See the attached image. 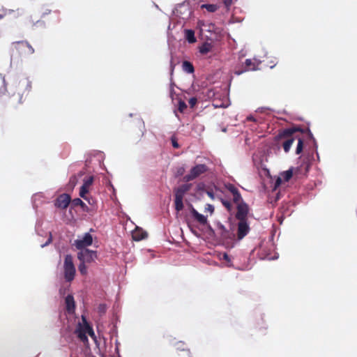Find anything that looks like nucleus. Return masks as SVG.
Masks as SVG:
<instances>
[{
	"label": "nucleus",
	"instance_id": "1",
	"mask_svg": "<svg viewBox=\"0 0 357 357\" xmlns=\"http://www.w3.org/2000/svg\"><path fill=\"white\" fill-rule=\"evenodd\" d=\"M298 132L301 133H304L307 132L310 137L312 136L310 130L307 128L306 130L302 129L300 127H292L280 130L279 133L275 136V139L279 144L281 140H283L282 142V146L285 153L289 151L292 144L295 140L296 135L295 134Z\"/></svg>",
	"mask_w": 357,
	"mask_h": 357
},
{
	"label": "nucleus",
	"instance_id": "2",
	"mask_svg": "<svg viewBox=\"0 0 357 357\" xmlns=\"http://www.w3.org/2000/svg\"><path fill=\"white\" fill-rule=\"evenodd\" d=\"M10 90L9 93L13 96L17 93V102L22 103L24 96L26 97L31 90V82L27 77H20L14 82Z\"/></svg>",
	"mask_w": 357,
	"mask_h": 357
},
{
	"label": "nucleus",
	"instance_id": "3",
	"mask_svg": "<svg viewBox=\"0 0 357 357\" xmlns=\"http://www.w3.org/2000/svg\"><path fill=\"white\" fill-rule=\"evenodd\" d=\"M82 323L78 324L75 333L81 342L86 343L89 341L86 334H89V335L92 338H96V335L92 327L90 326L84 316H82Z\"/></svg>",
	"mask_w": 357,
	"mask_h": 357
},
{
	"label": "nucleus",
	"instance_id": "4",
	"mask_svg": "<svg viewBox=\"0 0 357 357\" xmlns=\"http://www.w3.org/2000/svg\"><path fill=\"white\" fill-rule=\"evenodd\" d=\"M64 278L67 282H72L75 276V267L70 255H66L63 263Z\"/></svg>",
	"mask_w": 357,
	"mask_h": 357
},
{
	"label": "nucleus",
	"instance_id": "5",
	"mask_svg": "<svg viewBox=\"0 0 357 357\" xmlns=\"http://www.w3.org/2000/svg\"><path fill=\"white\" fill-rule=\"evenodd\" d=\"M209 170V168L205 164H199L196 165L193 167L191 168L190 173L186 174L183 179L186 182H189L195 180L200 175L205 174Z\"/></svg>",
	"mask_w": 357,
	"mask_h": 357
},
{
	"label": "nucleus",
	"instance_id": "6",
	"mask_svg": "<svg viewBox=\"0 0 357 357\" xmlns=\"http://www.w3.org/2000/svg\"><path fill=\"white\" fill-rule=\"evenodd\" d=\"M13 45L21 55H31L34 53V49L26 40L14 42Z\"/></svg>",
	"mask_w": 357,
	"mask_h": 357
},
{
	"label": "nucleus",
	"instance_id": "7",
	"mask_svg": "<svg viewBox=\"0 0 357 357\" xmlns=\"http://www.w3.org/2000/svg\"><path fill=\"white\" fill-rule=\"evenodd\" d=\"M77 258L80 261L91 263L97 258V252L89 249L82 250L77 253Z\"/></svg>",
	"mask_w": 357,
	"mask_h": 357
},
{
	"label": "nucleus",
	"instance_id": "8",
	"mask_svg": "<svg viewBox=\"0 0 357 357\" xmlns=\"http://www.w3.org/2000/svg\"><path fill=\"white\" fill-rule=\"evenodd\" d=\"M92 236L89 233H86L81 239H77L75 241L74 245L80 251L86 249V248L92 245Z\"/></svg>",
	"mask_w": 357,
	"mask_h": 357
},
{
	"label": "nucleus",
	"instance_id": "9",
	"mask_svg": "<svg viewBox=\"0 0 357 357\" xmlns=\"http://www.w3.org/2000/svg\"><path fill=\"white\" fill-rule=\"evenodd\" d=\"M236 218L238 220H247L249 213L248 205L245 202H241L240 204H236Z\"/></svg>",
	"mask_w": 357,
	"mask_h": 357
},
{
	"label": "nucleus",
	"instance_id": "10",
	"mask_svg": "<svg viewBox=\"0 0 357 357\" xmlns=\"http://www.w3.org/2000/svg\"><path fill=\"white\" fill-rule=\"evenodd\" d=\"M237 228V238L243 239L250 231V228L247 220H238Z\"/></svg>",
	"mask_w": 357,
	"mask_h": 357
},
{
	"label": "nucleus",
	"instance_id": "11",
	"mask_svg": "<svg viewBox=\"0 0 357 357\" xmlns=\"http://www.w3.org/2000/svg\"><path fill=\"white\" fill-rule=\"evenodd\" d=\"M257 69V65L250 59H248L245 61L244 66L236 68L234 74L240 75L245 72L249 70H255Z\"/></svg>",
	"mask_w": 357,
	"mask_h": 357
},
{
	"label": "nucleus",
	"instance_id": "12",
	"mask_svg": "<svg viewBox=\"0 0 357 357\" xmlns=\"http://www.w3.org/2000/svg\"><path fill=\"white\" fill-rule=\"evenodd\" d=\"M70 202V197L68 194H62L59 195L55 200L54 205L56 207L61 209L66 208Z\"/></svg>",
	"mask_w": 357,
	"mask_h": 357
},
{
	"label": "nucleus",
	"instance_id": "13",
	"mask_svg": "<svg viewBox=\"0 0 357 357\" xmlns=\"http://www.w3.org/2000/svg\"><path fill=\"white\" fill-rule=\"evenodd\" d=\"M93 176H91L89 178L84 180V183L80 188L79 196L84 199H86V195L89 192L90 186L93 184Z\"/></svg>",
	"mask_w": 357,
	"mask_h": 357
},
{
	"label": "nucleus",
	"instance_id": "14",
	"mask_svg": "<svg viewBox=\"0 0 357 357\" xmlns=\"http://www.w3.org/2000/svg\"><path fill=\"white\" fill-rule=\"evenodd\" d=\"M66 308L68 313H73L75 309V302L73 295H68L65 299Z\"/></svg>",
	"mask_w": 357,
	"mask_h": 357
},
{
	"label": "nucleus",
	"instance_id": "15",
	"mask_svg": "<svg viewBox=\"0 0 357 357\" xmlns=\"http://www.w3.org/2000/svg\"><path fill=\"white\" fill-rule=\"evenodd\" d=\"M190 213L195 220H197L199 224L202 225H205L207 223V218L202 214H200L197 212L196 209H195L192 206L190 209Z\"/></svg>",
	"mask_w": 357,
	"mask_h": 357
},
{
	"label": "nucleus",
	"instance_id": "16",
	"mask_svg": "<svg viewBox=\"0 0 357 357\" xmlns=\"http://www.w3.org/2000/svg\"><path fill=\"white\" fill-rule=\"evenodd\" d=\"M190 190L188 185L184 184L175 189V197L183 199L184 195Z\"/></svg>",
	"mask_w": 357,
	"mask_h": 357
},
{
	"label": "nucleus",
	"instance_id": "17",
	"mask_svg": "<svg viewBox=\"0 0 357 357\" xmlns=\"http://www.w3.org/2000/svg\"><path fill=\"white\" fill-rule=\"evenodd\" d=\"M185 39L190 43H194L197 40L195 36V32L192 29H185Z\"/></svg>",
	"mask_w": 357,
	"mask_h": 357
},
{
	"label": "nucleus",
	"instance_id": "18",
	"mask_svg": "<svg viewBox=\"0 0 357 357\" xmlns=\"http://www.w3.org/2000/svg\"><path fill=\"white\" fill-rule=\"evenodd\" d=\"M212 48L213 45L211 43L206 42L199 46V51L202 54H206L212 50Z\"/></svg>",
	"mask_w": 357,
	"mask_h": 357
},
{
	"label": "nucleus",
	"instance_id": "19",
	"mask_svg": "<svg viewBox=\"0 0 357 357\" xmlns=\"http://www.w3.org/2000/svg\"><path fill=\"white\" fill-rule=\"evenodd\" d=\"M294 169L290 168L289 169L284 171L280 174V176L282 180L285 182H288L293 176Z\"/></svg>",
	"mask_w": 357,
	"mask_h": 357
},
{
	"label": "nucleus",
	"instance_id": "20",
	"mask_svg": "<svg viewBox=\"0 0 357 357\" xmlns=\"http://www.w3.org/2000/svg\"><path fill=\"white\" fill-rule=\"evenodd\" d=\"M183 70L188 73H192L195 71L193 65L188 61H185L182 64Z\"/></svg>",
	"mask_w": 357,
	"mask_h": 357
},
{
	"label": "nucleus",
	"instance_id": "21",
	"mask_svg": "<svg viewBox=\"0 0 357 357\" xmlns=\"http://www.w3.org/2000/svg\"><path fill=\"white\" fill-rule=\"evenodd\" d=\"M147 236V234L142 231H137L132 234V238L135 241H140L145 238Z\"/></svg>",
	"mask_w": 357,
	"mask_h": 357
},
{
	"label": "nucleus",
	"instance_id": "22",
	"mask_svg": "<svg viewBox=\"0 0 357 357\" xmlns=\"http://www.w3.org/2000/svg\"><path fill=\"white\" fill-rule=\"evenodd\" d=\"M201 8H205L209 13H214L218 9L216 4H202Z\"/></svg>",
	"mask_w": 357,
	"mask_h": 357
},
{
	"label": "nucleus",
	"instance_id": "23",
	"mask_svg": "<svg viewBox=\"0 0 357 357\" xmlns=\"http://www.w3.org/2000/svg\"><path fill=\"white\" fill-rule=\"evenodd\" d=\"M174 205H175V209L176 211L179 212V211H182L183 208V199L178 198V197H175Z\"/></svg>",
	"mask_w": 357,
	"mask_h": 357
},
{
	"label": "nucleus",
	"instance_id": "24",
	"mask_svg": "<svg viewBox=\"0 0 357 357\" xmlns=\"http://www.w3.org/2000/svg\"><path fill=\"white\" fill-rule=\"evenodd\" d=\"M296 137H295V139H298V144H297V146H296V153L297 155L301 153V152L303 151V139L298 137V136H296Z\"/></svg>",
	"mask_w": 357,
	"mask_h": 357
},
{
	"label": "nucleus",
	"instance_id": "25",
	"mask_svg": "<svg viewBox=\"0 0 357 357\" xmlns=\"http://www.w3.org/2000/svg\"><path fill=\"white\" fill-rule=\"evenodd\" d=\"M72 205L73 206H81L83 209H84L85 208H86V205L84 202H82V199H80L79 198H75L74 199L73 201H72Z\"/></svg>",
	"mask_w": 357,
	"mask_h": 357
},
{
	"label": "nucleus",
	"instance_id": "26",
	"mask_svg": "<svg viewBox=\"0 0 357 357\" xmlns=\"http://www.w3.org/2000/svg\"><path fill=\"white\" fill-rule=\"evenodd\" d=\"M220 200L229 212H231L233 210V205L230 201L224 199L222 198H220Z\"/></svg>",
	"mask_w": 357,
	"mask_h": 357
},
{
	"label": "nucleus",
	"instance_id": "27",
	"mask_svg": "<svg viewBox=\"0 0 357 357\" xmlns=\"http://www.w3.org/2000/svg\"><path fill=\"white\" fill-rule=\"evenodd\" d=\"M225 188L232 195V196L239 191L238 188L231 183L226 184Z\"/></svg>",
	"mask_w": 357,
	"mask_h": 357
},
{
	"label": "nucleus",
	"instance_id": "28",
	"mask_svg": "<svg viewBox=\"0 0 357 357\" xmlns=\"http://www.w3.org/2000/svg\"><path fill=\"white\" fill-rule=\"evenodd\" d=\"M225 188L232 195V196L239 191L238 188L231 183L226 184Z\"/></svg>",
	"mask_w": 357,
	"mask_h": 357
},
{
	"label": "nucleus",
	"instance_id": "29",
	"mask_svg": "<svg viewBox=\"0 0 357 357\" xmlns=\"http://www.w3.org/2000/svg\"><path fill=\"white\" fill-rule=\"evenodd\" d=\"M6 91V84H5V79L3 77L0 76V96L5 94Z\"/></svg>",
	"mask_w": 357,
	"mask_h": 357
},
{
	"label": "nucleus",
	"instance_id": "30",
	"mask_svg": "<svg viewBox=\"0 0 357 357\" xmlns=\"http://www.w3.org/2000/svg\"><path fill=\"white\" fill-rule=\"evenodd\" d=\"M241 202H244L243 200L242 196L238 191L235 195H233V202L236 204H240Z\"/></svg>",
	"mask_w": 357,
	"mask_h": 357
},
{
	"label": "nucleus",
	"instance_id": "31",
	"mask_svg": "<svg viewBox=\"0 0 357 357\" xmlns=\"http://www.w3.org/2000/svg\"><path fill=\"white\" fill-rule=\"evenodd\" d=\"M79 271L82 275H85L87 273V267L85 265V263L83 261H80V264L78 266Z\"/></svg>",
	"mask_w": 357,
	"mask_h": 357
},
{
	"label": "nucleus",
	"instance_id": "32",
	"mask_svg": "<svg viewBox=\"0 0 357 357\" xmlns=\"http://www.w3.org/2000/svg\"><path fill=\"white\" fill-rule=\"evenodd\" d=\"M187 108V105L183 100H180L178 102V110L180 112L183 113L184 110Z\"/></svg>",
	"mask_w": 357,
	"mask_h": 357
},
{
	"label": "nucleus",
	"instance_id": "33",
	"mask_svg": "<svg viewBox=\"0 0 357 357\" xmlns=\"http://www.w3.org/2000/svg\"><path fill=\"white\" fill-rule=\"evenodd\" d=\"M77 182V176L75 175H73L70 178V180H69V184L72 186V187H74L76 183Z\"/></svg>",
	"mask_w": 357,
	"mask_h": 357
},
{
	"label": "nucleus",
	"instance_id": "34",
	"mask_svg": "<svg viewBox=\"0 0 357 357\" xmlns=\"http://www.w3.org/2000/svg\"><path fill=\"white\" fill-rule=\"evenodd\" d=\"M205 211H208L211 214L213 213L214 206L210 204H206L205 207Z\"/></svg>",
	"mask_w": 357,
	"mask_h": 357
},
{
	"label": "nucleus",
	"instance_id": "35",
	"mask_svg": "<svg viewBox=\"0 0 357 357\" xmlns=\"http://www.w3.org/2000/svg\"><path fill=\"white\" fill-rule=\"evenodd\" d=\"M188 102H189V105H190V107H192H192H194L195 106V105L197 104V98H194V97H193V98H190V100H189Z\"/></svg>",
	"mask_w": 357,
	"mask_h": 357
},
{
	"label": "nucleus",
	"instance_id": "36",
	"mask_svg": "<svg viewBox=\"0 0 357 357\" xmlns=\"http://www.w3.org/2000/svg\"><path fill=\"white\" fill-rule=\"evenodd\" d=\"M172 146L174 148H175V149L179 148V144L177 142V140L174 137H172Z\"/></svg>",
	"mask_w": 357,
	"mask_h": 357
},
{
	"label": "nucleus",
	"instance_id": "37",
	"mask_svg": "<svg viewBox=\"0 0 357 357\" xmlns=\"http://www.w3.org/2000/svg\"><path fill=\"white\" fill-rule=\"evenodd\" d=\"M222 259L226 261L227 262H231V258L226 252L222 255Z\"/></svg>",
	"mask_w": 357,
	"mask_h": 357
},
{
	"label": "nucleus",
	"instance_id": "38",
	"mask_svg": "<svg viewBox=\"0 0 357 357\" xmlns=\"http://www.w3.org/2000/svg\"><path fill=\"white\" fill-rule=\"evenodd\" d=\"M282 178H281V176L278 177L276 181H275V188H277L278 187L279 185H280V184L282 183Z\"/></svg>",
	"mask_w": 357,
	"mask_h": 357
},
{
	"label": "nucleus",
	"instance_id": "39",
	"mask_svg": "<svg viewBox=\"0 0 357 357\" xmlns=\"http://www.w3.org/2000/svg\"><path fill=\"white\" fill-rule=\"evenodd\" d=\"M223 3L226 8H229L232 3V0H223Z\"/></svg>",
	"mask_w": 357,
	"mask_h": 357
},
{
	"label": "nucleus",
	"instance_id": "40",
	"mask_svg": "<svg viewBox=\"0 0 357 357\" xmlns=\"http://www.w3.org/2000/svg\"><path fill=\"white\" fill-rule=\"evenodd\" d=\"M206 194L211 199H215V195L212 190H207Z\"/></svg>",
	"mask_w": 357,
	"mask_h": 357
},
{
	"label": "nucleus",
	"instance_id": "41",
	"mask_svg": "<svg viewBox=\"0 0 357 357\" xmlns=\"http://www.w3.org/2000/svg\"><path fill=\"white\" fill-rule=\"evenodd\" d=\"M247 121H256V119L252 116H249L247 117Z\"/></svg>",
	"mask_w": 357,
	"mask_h": 357
},
{
	"label": "nucleus",
	"instance_id": "42",
	"mask_svg": "<svg viewBox=\"0 0 357 357\" xmlns=\"http://www.w3.org/2000/svg\"><path fill=\"white\" fill-rule=\"evenodd\" d=\"M6 15V12L3 11V13H0V20H2Z\"/></svg>",
	"mask_w": 357,
	"mask_h": 357
},
{
	"label": "nucleus",
	"instance_id": "43",
	"mask_svg": "<svg viewBox=\"0 0 357 357\" xmlns=\"http://www.w3.org/2000/svg\"><path fill=\"white\" fill-rule=\"evenodd\" d=\"M51 13L50 10H47L45 12H44L42 15V17H45L46 15H48Z\"/></svg>",
	"mask_w": 357,
	"mask_h": 357
},
{
	"label": "nucleus",
	"instance_id": "44",
	"mask_svg": "<svg viewBox=\"0 0 357 357\" xmlns=\"http://www.w3.org/2000/svg\"><path fill=\"white\" fill-rule=\"evenodd\" d=\"M52 241V238L51 237L48 239V241L46 242V243L45 245H43L42 247H44L45 245H47L48 243H50Z\"/></svg>",
	"mask_w": 357,
	"mask_h": 357
},
{
	"label": "nucleus",
	"instance_id": "45",
	"mask_svg": "<svg viewBox=\"0 0 357 357\" xmlns=\"http://www.w3.org/2000/svg\"><path fill=\"white\" fill-rule=\"evenodd\" d=\"M220 228H221L222 230H224V231H226L225 227L223 225H221Z\"/></svg>",
	"mask_w": 357,
	"mask_h": 357
},
{
	"label": "nucleus",
	"instance_id": "46",
	"mask_svg": "<svg viewBox=\"0 0 357 357\" xmlns=\"http://www.w3.org/2000/svg\"><path fill=\"white\" fill-rule=\"evenodd\" d=\"M54 13H56L57 15H59V12L58 10H56V11H54Z\"/></svg>",
	"mask_w": 357,
	"mask_h": 357
}]
</instances>
